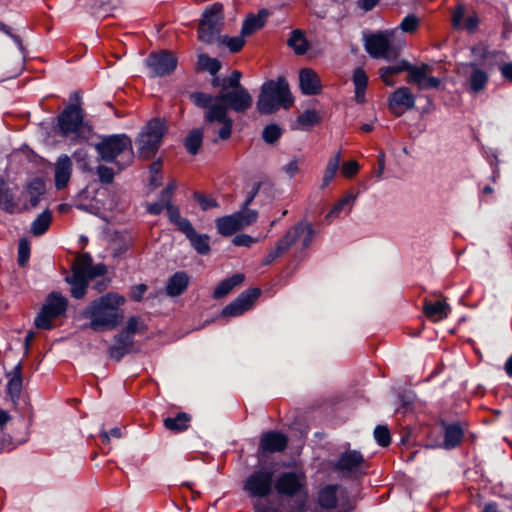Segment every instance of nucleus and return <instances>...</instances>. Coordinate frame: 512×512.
Instances as JSON below:
<instances>
[{"mask_svg": "<svg viewBox=\"0 0 512 512\" xmlns=\"http://www.w3.org/2000/svg\"><path fill=\"white\" fill-rule=\"evenodd\" d=\"M191 99L197 106L206 109L204 116L206 129L218 134L222 140L228 139L232 132V120L228 116L227 109L243 113L253 103L246 88L220 92L216 97L205 93H194Z\"/></svg>", "mask_w": 512, "mask_h": 512, "instance_id": "1", "label": "nucleus"}, {"mask_svg": "<svg viewBox=\"0 0 512 512\" xmlns=\"http://www.w3.org/2000/svg\"><path fill=\"white\" fill-rule=\"evenodd\" d=\"M126 303L124 296L109 292L90 302L83 311V316L90 320L89 328L94 331L111 330L123 320L121 307Z\"/></svg>", "mask_w": 512, "mask_h": 512, "instance_id": "2", "label": "nucleus"}, {"mask_svg": "<svg viewBox=\"0 0 512 512\" xmlns=\"http://www.w3.org/2000/svg\"><path fill=\"white\" fill-rule=\"evenodd\" d=\"M293 103L287 81L280 77L266 81L260 90L257 109L261 114H272L281 107L288 109Z\"/></svg>", "mask_w": 512, "mask_h": 512, "instance_id": "3", "label": "nucleus"}, {"mask_svg": "<svg viewBox=\"0 0 512 512\" xmlns=\"http://www.w3.org/2000/svg\"><path fill=\"white\" fill-rule=\"evenodd\" d=\"M96 150L101 159L114 162L120 170L129 166L134 159L131 139L124 134H116L103 138Z\"/></svg>", "mask_w": 512, "mask_h": 512, "instance_id": "4", "label": "nucleus"}, {"mask_svg": "<svg viewBox=\"0 0 512 512\" xmlns=\"http://www.w3.org/2000/svg\"><path fill=\"white\" fill-rule=\"evenodd\" d=\"M166 129V123L161 119H152L147 123L137 139L141 157L149 159L154 156L160 147Z\"/></svg>", "mask_w": 512, "mask_h": 512, "instance_id": "5", "label": "nucleus"}, {"mask_svg": "<svg viewBox=\"0 0 512 512\" xmlns=\"http://www.w3.org/2000/svg\"><path fill=\"white\" fill-rule=\"evenodd\" d=\"M224 21L223 6L214 3L203 13L198 28V39L206 44H212L219 40Z\"/></svg>", "mask_w": 512, "mask_h": 512, "instance_id": "6", "label": "nucleus"}, {"mask_svg": "<svg viewBox=\"0 0 512 512\" xmlns=\"http://www.w3.org/2000/svg\"><path fill=\"white\" fill-rule=\"evenodd\" d=\"M275 471L270 466H261L244 481L243 488L251 498H266L275 488Z\"/></svg>", "mask_w": 512, "mask_h": 512, "instance_id": "7", "label": "nucleus"}, {"mask_svg": "<svg viewBox=\"0 0 512 512\" xmlns=\"http://www.w3.org/2000/svg\"><path fill=\"white\" fill-rule=\"evenodd\" d=\"M61 134L71 140L85 138L87 129L83 123L82 110L74 105L67 107L58 117Z\"/></svg>", "mask_w": 512, "mask_h": 512, "instance_id": "8", "label": "nucleus"}, {"mask_svg": "<svg viewBox=\"0 0 512 512\" xmlns=\"http://www.w3.org/2000/svg\"><path fill=\"white\" fill-rule=\"evenodd\" d=\"M275 491L282 496L294 497L304 494L306 476L299 469H290L275 474Z\"/></svg>", "mask_w": 512, "mask_h": 512, "instance_id": "9", "label": "nucleus"}, {"mask_svg": "<svg viewBox=\"0 0 512 512\" xmlns=\"http://www.w3.org/2000/svg\"><path fill=\"white\" fill-rule=\"evenodd\" d=\"M67 307V300L58 293H51L39 314L35 318V325L40 329H51L52 321L62 315Z\"/></svg>", "mask_w": 512, "mask_h": 512, "instance_id": "10", "label": "nucleus"}, {"mask_svg": "<svg viewBox=\"0 0 512 512\" xmlns=\"http://www.w3.org/2000/svg\"><path fill=\"white\" fill-rule=\"evenodd\" d=\"M397 29L373 34L366 38L365 49L374 58L391 59L396 56V50L390 46V38Z\"/></svg>", "mask_w": 512, "mask_h": 512, "instance_id": "11", "label": "nucleus"}, {"mask_svg": "<svg viewBox=\"0 0 512 512\" xmlns=\"http://www.w3.org/2000/svg\"><path fill=\"white\" fill-rule=\"evenodd\" d=\"M146 65L152 76H164L175 70L177 59L169 51H160L151 53L146 59Z\"/></svg>", "mask_w": 512, "mask_h": 512, "instance_id": "12", "label": "nucleus"}, {"mask_svg": "<svg viewBox=\"0 0 512 512\" xmlns=\"http://www.w3.org/2000/svg\"><path fill=\"white\" fill-rule=\"evenodd\" d=\"M314 236V229L311 223L301 221L292 227L280 240L287 245V250L293 245H299L301 248L308 247Z\"/></svg>", "mask_w": 512, "mask_h": 512, "instance_id": "13", "label": "nucleus"}, {"mask_svg": "<svg viewBox=\"0 0 512 512\" xmlns=\"http://www.w3.org/2000/svg\"><path fill=\"white\" fill-rule=\"evenodd\" d=\"M457 72L467 78L469 89L474 93L482 91L489 79L487 72L474 63L460 64Z\"/></svg>", "mask_w": 512, "mask_h": 512, "instance_id": "14", "label": "nucleus"}, {"mask_svg": "<svg viewBox=\"0 0 512 512\" xmlns=\"http://www.w3.org/2000/svg\"><path fill=\"white\" fill-rule=\"evenodd\" d=\"M364 467V458L358 451H346L341 454L335 469L345 476H356Z\"/></svg>", "mask_w": 512, "mask_h": 512, "instance_id": "15", "label": "nucleus"}, {"mask_svg": "<svg viewBox=\"0 0 512 512\" xmlns=\"http://www.w3.org/2000/svg\"><path fill=\"white\" fill-rule=\"evenodd\" d=\"M388 105L394 115L401 116L414 107L415 96L408 87H400L390 95Z\"/></svg>", "mask_w": 512, "mask_h": 512, "instance_id": "16", "label": "nucleus"}, {"mask_svg": "<svg viewBox=\"0 0 512 512\" xmlns=\"http://www.w3.org/2000/svg\"><path fill=\"white\" fill-rule=\"evenodd\" d=\"M277 195L278 191L272 183L268 181L254 183L251 190L248 192L244 206L248 207L255 198H257L261 205H266L272 202Z\"/></svg>", "mask_w": 512, "mask_h": 512, "instance_id": "17", "label": "nucleus"}, {"mask_svg": "<svg viewBox=\"0 0 512 512\" xmlns=\"http://www.w3.org/2000/svg\"><path fill=\"white\" fill-rule=\"evenodd\" d=\"M260 295L258 289H250L243 292L234 302L230 303L223 309V315L228 317H236L249 310L254 301Z\"/></svg>", "mask_w": 512, "mask_h": 512, "instance_id": "18", "label": "nucleus"}, {"mask_svg": "<svg viewBox=\"0 0 512 512\" xmlns=\"http://www.w3.org/2000/svg\"><path fill=\"white\" fill-rule=\"evenodd\" d=\"M106 273V266L103 264L92 265V258L89 254L79 255L73 265V273L78 276H83L92 279L95 276H100Z\"/></svg>", "mask_w": 512, "mask_h": 512, "instance_id": "19", "label": "nucleus"}, {"mask_svg": "<svg viewBox=\"0 0 512 512\" xmlns=\"http://www.w3.org/2000/svg\"><path fill=\"white\" fill-rule=\"evenodd\" d=\"M347 494L345 490L338 485H330L321 490L319 494V504L327 509L338 507L339 504H345Z\"/></svg>", "mask_w": 512, "mask_h": 512, "instance_id": "20", "label": "nucleus"}, {"mask_svg": "<svg viewBox=\"0 0 512 512\" xmlns=\"http://www.w3.org/2000/svg\"><path fill=\"white\" fill-rule=\"evenodd\" d=\"M72 175V161L67 155H61L55 162L54 180L57 190L67 186Z\"/></svg>", "mask_w": 512, "mask_h": 512, "instance_id": "21", "label": "nucleus"}, {"mask_svg": "<svg viewBox=\"0 0 512 512\" xmlns=\"http://www.w3.org/2000/svg\"><path fill=\"white\" fill-rule=\"evenodd\" d=\"M7 382V394L10 396L12 402L16 405L19 401L22 386H23V376H22V364L19 362L11 371L6 372Z\"/></svg>", "mask_w": 512, "mask_h": 512, "instance_id": "22", "label": "nucleus"}, {"mask_svg": "<svg viewBox=\"0 0 512 512\" xmlns=\"http://www.w3.org/2000/svg\"><path fill=\"white\" fill-rule=\"evenodd\" d=\"M300 88L305 95H315L321 91V82L318 74L310 69L303 68L299 72Z\"/></svg>", "mask_w": 512, "mask_h": 512, "instance_id": "23", "label": "nucleus"}, {"mask_svg": "<svg viewBox=\"0 0 512 512\" xmlns=\"http://www.w3.org/2000/svg\"><path fill=\"white\" fill-rule=\"evenodd\" d=\"M287 437L279 432H267L260 439V450L264 452H281L287 446Z\"/></svg>", "mask_w": 512, "mask_h": 512, "instance_id": "24", "label": "nucleus"}, {"mask_svg": "<svg viewBox=\"0 0 512 512\" xmlns=\"http://www.w3.org/2000/svg\"><path fill=\"white\" fill-rule=\"evenodd\" d=\"M423 311L425 316L431 321L439 322L448 317L451 308L445 300L425 301Z\"/></svg>", "mask_w": 512, "mask_h": 512, "instance_id": "25", "label": "nucleus"}, {"mask_svg": "<svg viewBox=\"0 0 512 512\" xmlns=\"http://www.w3.org/2000/svg\"><path fill=\"white\" fill-rule=\"evenodd\" d=\"M185 236L190 241L192 247L199 254H207L210 251L209 236L206 234H199L195 231L192 224H185L184 232Z\"/></svg>", "mask_w": 512, "mask_h": 512, "instance_id": "26", "label": "nucleus"}, {"mask_svg": "<svg viewBox=\"0 0 512 512\" xmlns=\"http://www.w3.org/2000/svg\"><path fill=\"white\" fill-rule=\"evenodd\" d=\"M452 25L455 29L472 31L477 26V17L474 14L465 15V7L458 5L452 15Z\"/></svg>", "mask_w": 512, "mask_h": 512, "instance_id": "27", "label": "nucleus"}, {"mask_svg": "<svg viewBox=\"0 0 512 512\" xmlns=\"http://www.w3.org/2000/svg\"><path fill=\"white\" fill-rule=\"evenodd\" d=\"M268 15L269 13L265 9L260 10L256 15H249L243 23L241 34L249 36L261 29L265 25Z\"/></svg>", "mask_w": 512, "mask_h": 512, "instance_id": "28", "label": "nucleus"}, {"mask_svg": "<svg viewBox=\"0 0 512 512\" xmlns=\"http://www.w3.org/2000/svg\"><path fill=\"white\" fill-rule=\"evenodd\" d=\"M355 200L356 195L347 193L331 208V210L326 215V219L333 220L335 218L341 217L342 214H349Z\"/></svg>", "mask_w": 512, "mask_h": 512, "instance_id": "29", "label": "nucleus"}, {"mask_svg": "<svg viewBox=\"0 0 512 512\" xmlns=\"http://www.w3.org/2000/svg\"><path fill=\"white\" fill-rule=\"evenodd\" d=\"M115 345L110 349V355L113 358L120 359L125 353L129 352L133 345V336L129 332L120 333L115 339Z\"/></svg>", "mask_w": 512, "mask_h": 512, "instance_id": "30", "label": "nucleus"}, {"mask_svg": "<svg viewBox=\"0 0 512 512\" xmlns=\"http://www.w3.org/2000/svg\"><path fill=\"white\" fill-rule=\"evenodd\" d=\"M189 283V278L184 272L175 273L168 281L166 292L169 296H178L182 294Z\"/></svg>", "mask_w": 512, "mask_h": 512, "instance_id": "31", "label": "nucleus"}, {"mask_svg": "<svg viewBox=\"0 0 512 512\" xmlns=\"http://www.w3.org/2000/svg\"><path fill=\"white\" fill-rule=\"evenodd\" d=\"M352 81L355 87V101L357 103H364L365 91L368 85V76L365 71L361 68L355 69L352 77Z\"/></svg>", "mask_w": 512, "mask_h": 512, "instance_id": "32", "label": "nucleus"}, {"mask_svg": "<svg viewBox=\"0 0 512 512\" xmlns=\"http://www.w3.org/2000/svg\"><path fill=\"white\" fill-rule=\"evenodd\" d=\"M241 72L240 71H233L229 77L220 79L219 77H215L212 81L213 86H221L220 92H226L231 90H237L238 88H244L240 84L241 79Z\"/></svg>", "mask_w": 512, "mask_h": 512, "instance_id": "33", "label": "nucleus"}, {"mask_svg": "<svg viewBox=\"0 0 512 512\" xmlns=\"http://www.w3.org/2000/svg\"><path fill=\"white\" fill-rule=\"evenodd\" d=\"M341 162V152L338 151L335 155H333L324 170L323 177H322V183H321V189H325L334 179V177L337 174V171L339 169V165Z\"/></svg>", "mask_w": 512, "mask_h": 512, "instance_id": "34", "label": "nucleus"}, {"mask_svg": "<svg viewBox=\"0 0 512 512\" xmlns=\"http://www.w3.org/2000/svg\"><path fill=\"white\" fill-rule=\"evenodd\" d=\"M89 278L72 274L66 278V281L71 285V294L76 299H81L85 296Z\"/></svg>", "mask_w": 512, "mask_h": 512, "instance_id": "35", "label": "nucleus"}, {"mask_svg": "<svg viewBox=\"0 0 512 512\" xmlns=\"http://www.w3.org/2000/svg\"><path fill=\"white\" fill-rule=\"evenodd\" d=\"M216 226L220 234L229 236L240 229L236 214L220 217L216 220Z\"/></svg>", "mask_w": 512, "mask_h": 512, "instance_id": "36", "label": "nucleus"}, {"mask_svg": "<svg viewBox=\"0 0 512 512\" xmlns=\"http://www.w3.org/2000/svg\"><path fill=\"white\" fill-rule=\"evenodd\" d=\"M287 44L297 55H303L309 49V43L301 30L292 31Z\"/></svg>", "mask_w": 512, "mask_h": 512, "instance_id": "37", "label": "nucleus"}, {"mask_svg": "<svg viewBox=\"0 0 512 512\" xmlns=\"http://www.w3.org/2000/svg\"><path fill=\"white\" fill-rule=\"evenodd\" d=\"M463 434V429L458 424L448 425L445 429L444 447L446 449L455 448L460 444Z\"/></svg>", "mask_w": 512, "mask_h": 512, "instance_id": "38", "label": "nucleus"}, {"mask_svg": "<svg viewBox=\"0 0 512 512\" xmlns=\"http://www.w3.org/2000/svg\"><path fill=\"white\" fill-rule=\"evenodd\" d=\"M243 280V274H235L232 277L225 279L215 288L213 297L219 299L226 296L235 286L242 283Z\"/></svg>", "mask_w": 512, "mask_h": 512, "instance_id": "39", "label": "nucleus"}, {"mask_svg": "<svg viewBox=\"0 0 512 512\" xmlns=\"http://www.w3.org/2000/svg\"><path fill=\"white\" fill-rule=\"evenodd\" d=\"M319 122V116L315 110H306L300 114L292 125V129L306 130Z\"/></svg>", "mask_w": 512, "mask_h": 512, "instance_id": "40", "label": "nucleus"}, {"mask_svg": "<svg viewBox=\"0 0 512 512\" xmlns=\"http://www.w3.org/2000/svg\"><path fill=\"white\" fill-rule=\"evenodd\" d=\"M410 63L407 61H401L397 64L388 66L386 68L381 69V79L386 85L392 86L394 84L391 79L393 75L401 73L403 71H407L409 69Z\"/></svg>", "mask_w": 512, "mask_h": 512, "instance_id": "41", "label": "nucleus"}, {"mask_svg": "<svg viewBox=\"0 0 512 512\" xmlns=\"http://www.w3.org/2000/svg\"><path fill=\"white\" fill-rule=\"evenodd\" d=\"M51 220V213L49 211H44L33 221L31 226V232L35 236H40L44 234L48 230L51 224Z\"/></svg>", "mask_w": 512, "mask_h": 512, "instance_id": "42", "label": "nucleus"}, {"mask_svg": "<svg viewBox=\"0 0 512 512\" xmlns=\"http://www.w3.org/2000/svg\"><path fill=\"white\" fill-rule=\"evenodd\" d=\"M190 417L185 413H179L176 417H168L164 420L167 429L173 431H183L187 428Z\"/></svg>", "mask_w": 512, "mask_h": 512, "instance_id": "43", "label": "nucleus"}, {"mask_svg": "<svg viewBox=\"0 0 512 512\" xmlns=\"http://www.w3.org/2000/svg\"><path fill=\"white\" fill-rule=\"evenodd\" d=\"M203 132L200 129L191 131L185 139V147L187 151L195 155L201 147Z\"/></svg>", "mask_w": 512, "mask_h": 512, "instance_id": "44", "label": "nucleus"}, {"mask_svg": "<svg viewBox=\"0 0 512 512\" xmlns=\"http://www.w3.org/2000/svg\"><path fill=\"white\" fill-rule=\"evenodd\" d=\"M198 66L200 69L206 70L212 75H216L221 68V63L216 58H211L201 53L198 55Z\"/></svg>", "mask_w": 512, "mask_h": 512, "instance_id": "45", "label": "nucleus"}, {"mask_svg": "<svg viewBox=\"0 0 512 512\" xmlns=\"http://www.w3.org/2000/svg\"><path fill=\"white\" fill-rule=\"evenodd\" d=\"M240 229H244L257 221L258 212L256 210L248 209L243 205V210L235 213Z\"/></svg>", "mask_w": 512, "mask_h": 512, "instance_id": "46", "label": "nucleus"}, {"mask_svg": "<svg viewBox=\"0 0 512 512\" xmlns=\"http://www.w3.org/2000/svg\"><path fill=\"white\" fill-rule=\"evenodd\" d=\"M427 70H428V65H426V64H423L419 67L410 64L409 69H408L407 81L409 83L417 84L418 87H420V84H422L424 81V78H426Z\"/></svg>", "mask_w": 512, "mask_h": 512, "instance_id": "47", "label": "nucleus"}, {"mask_svg": "<svg viewBox=\"0 0 512 512\" xmlns=\"http://www.w3.org/2000/svg\"><path fill=\"white\" fill-rule=\"evenodd\" d=\"M45 191V184L41 179H34L28 186V194L30 202L33 207L37 206L39 202V196Z\"/></svg>", "mask_w": 512, "mask_h": 512, "instance_id": "48", "label": "nucleus"}, {"mask_svg": "<svg viewBox=\"0 0 512 512\" xmlns=\"http://www.w3.org/2000/svg\"><path fill=\"white\" fill-rule=\"evenodd\" d=\"M303 163L304 159L302 157H293L287 164L282 166V171L289 179H292L301 172Z\"/></svg>", "mask_w": 512, "mask_h": 512, "instance_id": "49", "label": "nucleus"}, {"mask_svg": "<svg viewBox=\"0 0 512 512\" xmlns=\"http://www.w3.org/2000/svg\"><path fill=\"white\" fill-rule=\"evenodd\" d=\"M166 210L170 221L174 223L182 233L184 232L185 224H191L188 219L181 217L179 210L175 206L168 205Z\"/></svg>", "mask_w": 512, "mask_h": 512, "instance_id": "50", "label": "nucleus"}, {"mask_svg": "<svg viewBox=\"0 0 512 512\" xmlns=\"http://www.w3.org/2000/svg\"><path fill=\"white\" fill-rule=\"evenodd\" d=\"M282 134L281 128L276 124H270L263 130L262 137L266 143H274Z\"/></svg>", "mask_w": 512, "mask_h": 512, "instance_id": "51", "label": "nucleus"}, {"mask_svg": "<svg viewBox=\"0 0 512 512\" xmlns=\"http://www.w3.org/2000/svg\"><path fill=\"white\" fill-rule=\"evenodd\" d=\"M287 250V245L284 244L281 240H279L276 244V246L271 249L267 255L263 259V264L268 265L272 263L275 259L283 255Z\"/></svg>", "mask_w": 512, "mask_h": 512, "instance_id": "52", "label": "nucleus"}, {"mask_svg": "<svg viewBox=\"0 0 512 512\" xmlns=\"http://www.w3.org/2000/svg\"><path fill=\"white\" fill-rule=\"evenodd\" d=\"M253 503L255 512H281L278 507L266 498H255Z\"/></svg>", "mask_w": 512, "mask_h": 512, "instance_id": "53", "label": "nucleus"}, {"mask_svg": "<svg viewBox=\"0 0 512 512\" xmlns=\"http://www.w3.org/2000/svg\"><path fill=\"white\" fill-rule=\"evenodd\" d=\"M374 438L380 446H388L391 440L388 428L382 425L377 426L374 430Z\"/></svg>", "mask_w": 512, "mask_h": 512, "instance_id": "54", "label": "nucleus"}, {"mask_svg": "<svg viewBox=\"0 0 512 512\" xmlns=\"http://www.w3.org/2000/svg\"><path fill=\"white\" fill-rule=\"evenodd\" d=\"M419 19L415 15L406 16L400 23L399 29L405 33H413L417 30Z\"/></svg>", "mask_w": 512, "mask_h": 512, "instance_id": "55", "label": "nucleus"}, {"mask_svg": "<svg viewBox=\"0 0 512 512\" xmlns=\"http://www.w3.org/2000/svg\"><path fill=\"white\" fill-rule=\"evenodd\" d=\"M222 42L227 45L231 52H238L245 44L244 36L224 37Z\"/></svg>", "mask_w": 512, "mask_h": 512, "instance_id": "56", "label": "nucleus"}, {"mask_svg": "<svg viewBox=\"0 0 512 512\" xmlns=\"http://www.w3.org/2000/svg\"><path fill=\"white\" fill-rule=\"evenodd\" d=\"M30 256V246L26 239H21L18 246V262L20 266H25Z\"/></svg>", "mask_w": 512, "mask_h": 512, "instance_id": "57", "label": "nucleus"}, {"mask_svg": "<svg viewBox=\"0 0 512 512\" xmlns=\"http://www.w3.org/2000/svg\"><path fill=\"white\" fill-rule=\"evenodd\" d=\"M360 170V165L355 160H350L342 164L341 173L346 178L354 177Z\"/></svg>", "mask_w": 512, "mask_h": 512, "instance_id": "58", "label": "nucleus"}, {"mask_svg": "<svg viewBox=\"0 0 512 512\" xmlns=\"http://www.w3.org/2000/svg\"><path fill=\"white\" fill-rule=\"evenodd\" d=\"M97 175H98L100 181L103 183H111L114 178V172H113L112 168H109L104 165H100L97 168Z\"/></svg>", "mask_w": 512, "mask_h": 512, "instance_id": "59", "label": "nucleus"}, {"mask_svg": "<svg viewBox=\"0 0 512 512\" xmlns=\"http://www.w3.org/2000/svg\"><path fill=\"white\" fill-rule=\"evenodd\" d=\"M176 188L175 182L169 183V185L162 191L159 201L166 207L171 204V197L174 189Z\"/></svg>", "mask_w": 512, "mask_h": 512, "instance_id": "60", "label": "nucleus"}, {"mask_svg": "<svg viewBox=\"0 0 512 512\" xmlns=\"http://www.w3.org/2000/svg\"><path fill=\"white\" fill-rule=\"evenodd\" d=\"M121 437H122V431L118 427L112 428L109 432L102 431L100 433L101 441L105 444H108L110 442L111 438L119 439Z\"/></svg>", "mask_w": 512, "mask_h": 512, "instance_id": "61", "label": "nucleus"}, {"mask_svg": "<svg viewBox=\"0 0 512 512\" xmlns=\"http://www.w3.org/2000/svg\"><path fill=\"white\" fill-rule=\"evenodd\" d=\"M254 242H255V240L251 236L246 235V234L237 235L233 239V243L236 246H246V247H249Z\"/></svg>", "mask_w": 512, "mask_h": 512, "instance_id": "62", "label": "nucleus"}, {"mask_svg": "<svg viewBox=\"0 0 512 512\" xmlns=\"http://www.w3.org/2000/svg\"><path fill=\"white\" fill-rule=\"evenodd\" d=\"M440 85V80L436 77H430L426 75L422 84H420L419 89H431L437 88Z\"/></svg>", "mask_w": 512, "mask_h": 512, "instance_id": "63", "label": "nucleus"}, {"mask_svg": "<svg viewBox=\"0 0 512 512\" xmlns=\"http://www.w3.org/2000/svg\"><path fill=\"white\" fill-rule=\"evenodd\" d=\"M146 290H147V287L144 284H139V285L134 286L131 290V298L136 301L141 300L144 293L146 292Z\"/></svg>", "mask_w": 512, "mask_h": 512, "instance_id": "64", "label": "nucleus"}]
</instances>
